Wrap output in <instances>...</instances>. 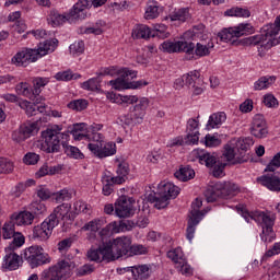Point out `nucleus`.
Listing matches in <instances>:
<instances>
[{"label":"nucleus","mask_w":280,"mask_h":280,"mask_svg":"<svg viewBox=\"0 0 280 280\" xmlns=\"http://www.w3.org/2000/svg\"><path fill=\"white\" fill-rule=\"evenodd\" d=\"M42 150L47 154H54L60 152V145H62L67 156L72 159H84V154L80 152L78 147L69 145V133L60 132V129H46L42 132Z\"/></svg>","instance_id":"f257e3e1"},{"label":"nucleus","mask_w":280,"mask_h":280,"mask_svg":"<svg viewBox=\"0 0 280 280\" xmlns=\"http://www.w3.org/2000/svg\"><path fill=\"white\" fill-rule=\"evenodd\" d=\"M56 47H58V39L40 43L37 49L23 48L12 57L11 65H14V67H27L31 62H36L38 58L56 51Z\"/></svg>","instance_id":"f03ea898"},{"label":"nucleus","mask_w":280,"mask_h":280,"mask_svg":"<svg viewBox=\"0 0 280 280\" xmlns=\"http://www.w3.org/2000/svg\"><path fill=\"white\" fill-rule=\"evenodd\" d=\"M205 32V26L202 24L196 25L191 31H187L184 33V38L187 40H199L194 44V60L197 58H205L207 56H211V49L215 47L213 44V39L211 37L202 34Z\"/></svg>","instance_id":"7ed1b4c3"},{"label":"nucleus","mask_w":280,"mask_h":280,"mask_svg":"<svg viewBox=\"0 0 280 280\" xmlns=\"http://www.w3.org/2000/svg\"><path fill=\"white\" fill-rule=\"evenodd\" d=\"M90 5L89 0H79L70 10L68 14H60L56 10H51L47 21L49 25H52V27H58L59 25H63V23H67V21H71V19H79L80 21H83V19H86V9Z\"/></svg>","instance_id":"20e7f679"},{"label":"nucleus","mask_w":280,"mask_h":280,"mask_svg":"<svg viewBox=\"0 0 280 280\" xmlns=\"http://www.w3.org/2000/svg\"><path fill=\"white\" fill-rule=\"evenodd\" d=\"M243 218L246 222H250V220H255V222H260L262 228V233L260 235L262 242H272L275 240V217H270L261 211H256L254 213H249L246 210L242 211Z\"/></svg>","instance_id":"39448f33"},{"label":"nucleus","mask_w":280,"mask_h":280,"mask_svg":"<svg viewBox=\"0 0 280 280\" xmlns=\"http://www.w3.org/2000/svg\"><path fill=\"white\" fill-rule=\"evenodd\" d=\"M192 159L206 167H212V176L214 178H222L224 176V167H226L225 162L218 161L215 153H209L206 150L197 149L191 152Z\"/></svg>","instance_id":"423d86ee"},{"label":"nucleus","mask_w":280,"mask_h":280,"mask_svg":"<svg viewBox=\"0 0 280 280\" xmlns=\"http://www.w3.org/2000/svg\"><path fill=\"white\" fill-rule=\"evenodd\" d=\"M21 259L26 261L32 269L51 264V256L45 253V248L40 245H32L25 248L21 255Z\"/></svg>","instance_id":"0eeeda50"},{"label":"nucleus","mask_w":280,"mask_h":280,"mask_svg":"<svg viewBox=\"0 0 280 280\" xmlns=\"http://www.w3.org/2000/svg\"><path fill=\"white\" fill-rule=\"evenodd\" d=\"M159 189H162L161 194L151 192L148 196V201L154 202L155 209H165L170 205V198H176L180 194V188L172 183L160 184Z\"/></svg>","instance_id":"6e6552de"},{"label":"nucleus","mask_w":280,"mask_h":280,"mask_svg":"<svg viewBox=\"0 0 280 280\" xmlns=\"http://www.w3.org/2000/svg\"><path fill=\"white\" fill-rule=\"evenodd\" d=\"M120 77L116 80L109 81L110 86L116 91H126L128 89H141V86H148V82L137 81L130 82L137 78V71L124 68L118 72Z\"/></svg>","instance_id":"1a4fd4ad"},{"label":"nucleus","mask_w":280,"mask_h":280,"mask_svg":"<svg viewBox=\"0 0 280 280\" xmlns=\"http://www.w3.org/2000/svg\"><path fill=\"white\" fill-rule=\"evenodd\" d=\"M130 244H132V240L128 236L117 237L105 243L107 248V255H105V258L109 259V261H115L125 255H129Z\"/></svg>","instance_id":"9d476101"},{"label":"nucleus","mask_w":280,"mask_h":280,"mask_svg":"<svg viewBox=\"0 0 280 280\" xmlns=\"http://www.w3.org/2000/svg\"><path fill=\"white\" fill-rule=\"evenodd\" d=\"M160 49L166 54H186V60H194V43L185 38L177 42L165 40L161 44Z\"/></svg>","instance_id":"9b49d317"},{"label":"nucleus","mask_w":280,"mask_h":280,"mask_svg":"<svg viewBox=\"0 0 280 280\" xmlns=\"http://www.w3.org/2000/svg\"><path fill=\"white\" fill-rule=\"evenodd\" d=\"M73 262L70 260H59L56 265L42 272V279L46 280H67L71 277Z\"/></svg>","instance_id":"f8f14e48"},{"label":"nucleus","mask_w":280,"mask_h":280,"mask_svg":"<svg viewBox=\"0 0 280 280\" xmlns=\"http://www.w3.org/2000/svg\"><path fill=\"white\" fill-rule=\"evenodd\" d=\"M202 207V200L196 199L191 203V210H190V215L188 220V225L186 229V237L189 242L194 240V235L196 233V226L200 224V220L205 217V213L200 211V208Z\"/></svg>","instance_id":"ddd939ff"},{"label":"nucleus","mask_w":280,"mask_h":280,"mask_svg":"<svg viewBox=\"0 0 280 280\" xmlns=\"http://www.w3.org/2000/svg\"><path fill=\"white\" fill-rule=\"evenodd\" d=\"M56 217L48 215L45 221L34 226L33 229V237L34 240H40L42 242L47 241L48 237H51V233H54V229H56Z\"/></svg>","instance_id":"4468645a"},{"label":"nucleus","mask_w":280,"mask_h":280,"mask_svg":"<svg viewBox=\"0 0 280 280\" xmlns=\"http://www.w3.org/2000/svg\"><path fill=\"white\" fill-rule=\"evenodd\" d=\"M115 213L118 218H130L135 214V200L126 196H121L115 203Z\"/></svg>","instance_id":"2eb2a0df"},{"label":"nucleus","mask_w":280,"mask_h":280,"mask_svg":"<svg viewBox=\"0 0 280 280\" xmlns=\"http://www.w3.org/2000/svg\"><path fill=\"white\" fill-rule=\"evenodd\" d=\"M38 122H26L21 125L19 130L13 131L12 139L16 141V143H21L25 141V139H30V137H34V135H38Z\"/></svg>","instance_id":"dca6fc26"},{"label":"nucleus","mask_w":280,"mask_h":280,"mask_svg":"<svg viewBox=\"0 0 280 280\" xmlns=\"http://www.w3.org/2000/svg\"><path fill=\"white\" fill-rule=\"evenodd\" d=\"M88 148L94 156L97 159H106V156H113L117 152V145L115 142H103L102 144H88Z\"/></svg>","instance_id":"f3484780"},{"label":"nucleus","mask_w":280,"mask_h":280,"mask_svg":"<svg viewBox=\"0 0 280 280\" xmlns=\"http://www.w3.org/2000/svg\"><path fill=\"white\" fill-rule=\"evenodd\" d=\"M249 130L250 135L256 137V139H266V137H268V125L261 114L254 116Z\"/></svg>","instance_id":"a211bd4d"},{"label":"nucleus","mask_w":280,"mask_h":280,"mask_svg":"<svg viewBox=\"0 0 280 280\" xmlns=\"http://www.w3.org/2000/svg\"><path fill=\"white\" fill-rule=\"evenodd\" d=\"M255 144L253 138H240L235 143V149L237 150L238 156L236 163H246L248 161V150Z\"/></svg>","instance_id":"6ab92c4d"},{"label":"nucleus","mask_w":280,"mask_h":280,"mask_svg":"<svg viewBox=\"0 0 280 280\" xmlns=\"http://www.w3.org/2000/svg\"><path fill=\"white\" fill-rule=\"evenodd\" d=\"M49 215H54L56 220V226L60 224V220L63 222H73L75 214L71 211V206L69 203H62L55 208L54 212Z\"/></svg>","instance_id":"aec40b11"},{"label":"nucleus","mask_w":280,"mask_h":280,"mask_svg":"<svg viewBox=\"0 0 280 280\" xmlns=\"http://www.w3.org/2000/svg\"><path fill=\"white\" fill-rule=\"evenodd\" d=\"M133 106L132 117L136 124H141L143 121V117H145V110H148V106H150V100L148 97L137 96V102Z\"/></svg>","instance_id":"412c9836"},{"label":"nucleus","mask_w":280,"mask_h":280,"mask_svg":"<svg viewBox=\"0 0 280 280\" xmlns=\"http://www.w3.org/2000/svg\"><path fill=\"white\" fill-rule=\"evenodd\" d=\"M257 183L270 191H280V177L277 173H268L257 178Z\"/></svg>","instance_id":"4be33fe9"},{"label":"nucleus","mask_w":280,"mask_h":280,"mask_svg":"<svg viewBox=\"0 0 280 280\" xmlns=\"http://www.w3.org/2000/svg\"><path fill=\"white\" fill-rule=\"evenodd\" d=\"M106 255H108L106 243H103L96 249L91 248L86 253L89 261H96V264H100L102 261H110V258H106Z\"/></svg>","instance_id":"5701e85b"},{"label":"nucleus","mask_w":280,"mask_h":280,"mask_svg":"<svg viewBox=\"0 0 280 280\" xmlns=\"http://www.w3.org/2000/svg\"><path fill=\"white\" fill-rule=\"evenodd\" d=\"M215 185L221 198H233L240 191V187L231 182H219Z\"/></svg>","instance_id":"b1692460"},{"label":"nucleus","mask_w":280,"mask_h":280,"mask_svg":"<svg viewBox=\"0 0 280 280\" xmlns=\"http://www.w3.org/2000/svg\"><path fill=\"white\" fill-rule=\"evenodd\" d=\"M19 266H21V256L16 253H9L4 256L2 270H19Z\"/></svg>","instance_id":"393cba45"},{"label":"nucleus","mask_w":280,"mask_h":280,"mask_svg":"<svg viewBox=\"0 0 280 280\" xmlns=\"http://www.w3.org/2000/svg\"><path fill=\"white\" fill-rule=\"evenodd\" d=\"M226 121V114L224 112L213 113L206 125L207 130H213L215 128H220L222 124Z\"/></svg>","instance_id":"a878e982"},{"label":"nucleus","mask_w":280,"mask_h":280,"mask_svg":"<svg viewBox=\"0 0 280 280\" xmlns=\"http://www.w3.org/2000/svg\"><path fill=\"white\" fill-rule=\"evenodd\" d=\"M12 220L18 226H30L34 222V214L30 211H22L18 214H12Z\"/></svg>","instance_id":"bb28decb"},{"label":"nucleus","mask_w":280,"mask_h":280,"mask_svg":"<svg viewBox=\"0 0 280 280\" xmlns=\"http://www.w3.org/2000/svg\"><path fill=\"white\" fill-rule=\"evenodd\" d=\"M135 280L150 279V267L148 265H137L130 267Z\"/></svg>","instance_id":"cd10ccee"},{"label":"nucleus","mask_w":280,"mask_h":280,"mask_svg":"<svg viewBox=\"0 0 280 280\" xmlns=\"http://www.w3.org/2000/svg\"><path fill=\"white\" fill-rule=\"evenodd\" d=\"M161 14L159 2L156 0H149L147 3V9L144 13V19L147 21H152V19H159Z\"/></svg>","instance_id":"c85d7f7f"},{"label":"nucleus","mask_w":280,"mask_h":280,"mask_svg":"<svg viewBox=\"0 0 280 280\" xmlns=\"http://www.w3.org/2000/svg\"><path fill=\"white\" fill-rule=\"evenodd\" d=\"M131 36L136 39L143 38L144 40H148V38L152 36V31L150 30V27H148V25L137 24L132 28Z\"/></svg>","instance_id":"c756f323"},{"label":"nucleus","mask_w":280,"mask_h":280,"mask_svg":"<svg viewBox=\"0 0 280 280\" xmlns=\"http://www.w3.org/2000/svg\"><path fill=\"white\" fill-rule=\"evenodd\" d=\"M277 77H260L257 81L254 82V91H266L275 84Z\"/></svg>","instance_id":"7c9ffc66"},{"label":"nucleus","mask_w":280,"mask_h":280,"mask_svg":"<svg viewBox=\"0 0 280 280\" xmlns=\"http://www.w3.org/2000/svg\"><path fill=\"white\" fill-rule=\"evenodd\" d=\"M175 178L177 180H182L183 183H187V180H191L196 176V172L194 168L189 166L180 167L178 171L174 174Z\"/></svg>","instance_id":"2f4dec72"},{"label":"nucleus","mask_w":280,"mask_h":280,"mask_svg":"<svg viewBox=\"0 0 280 280\" xmlns=\"http://www.w3.org/2000/svg\"><path fill=\"white\" fill-rule=\"evenodd\" d=\"M106 224V220L104 219H94L88 223L84 224L82 228V231H90V235H97V232L102 226Z\"/></svg>","instance_id":"473e14b6"},{"label":"nucleus","mask_w":280,"mask_h":280,"mask_svg":"<svg viewBox=\"0 0 280 280\" xmlns=\"http://www.w3.org/2000/svg\"><path fill=\"white\" fill-rule=\"evenodd\" d=\"M240 156V153H235V149L233 147H231V144H225L224 147V151L222 154V159H225V161H228V163L232 162V165H237V158Z\"/></svg>","instance_id":"72a5a7b5"},{"label":"nucleus","mask_w":280,"mask_h":280,"mask_svg":"<svg viewBox=\"0 0 280 280\" xmlns=\"http://www.w3.org/2000/svg\"><path fill=\"white\" fill-rule=\"evenodd\" d=\"M15 91L18 95H23V97H28V100H32V97H36V94H34V90L32 86H30V83L22 82L19 83L15 86Z\"/></svg>","instance_id":"f704fd0d"},{"label":"nucleus","mask_w":280,"mask_h":280,"mask_svg":"<svg viewBox=\"0 0 280 280\" xmlns=\"http://www.w3.org/2000/svg\"><path fill=\"white\" fill-rule=\"evenodd\" d=\"M110 235V229L108 225L103 228L101 231L96 232V234H89L88 240L89 242H102L104 244V240Z\"/></svg>","instance_id":"c9c22d12"},{"label":"nucleus","mask_w":280,"mask_h":280,"mask_svg":"<svg viewBox=\"0 0 280 280\" xmlns=\"http://www.w3.org/2000/svg\"><path fill=\"white\" fill-rule=\"evenodd\" d=\"M171 21H180L185 23L189 19V9H175L170 15Z\"/></svg>","instance_id":"e433bc0d"},{"label":"nucleus","mask_w":280,"mask_h":280,"mask_svg":"<svg viewBox=\"0 0 280 280\" xmlns=\"http://www.w3.org/2000/svg\"><path fill=\"white\" fill-rule=\"evenodd\" d=\"M56 80L62 81V82H69V80H80L82 78L81 74L73 73L71 70H67L63 72H58L55 75Z\"/></svg>","instance_id":"4c0bfd02"},{"label":"nucleus","mask_w":280,"mask_h":280,"mask_svg":"<svg viewBox=\"0 0 280 280\" xmlns=\"http://www.w3.org/2000/svg\"><path fill=\"white\" fill-rule=\"evenodd\" d=\"M14 172V162L8 158H0V174H12Z\"/></svg>","instance_id":"58836bf2"},{"label":"nucleus","mask_w":280,"mask_h":280,"mask_svg":"<svg viewBox=\"0 0 280 280\" xmlns=\"http://www.w3.org/2000/svg\"><path fill=\"white\" fill-rule=\"evenodd\" d=\"M84 129V124L74 125L70 131L66 132V135L70 132L75 141H82L88 135H84L82 130Z\"/></svg>","instance_id":"ea45409f"},{"label":"nucleus","mask_w":280,"mask_h":280,"mask_svg":"<svg viewBox=\"0 0 280 280\" xmlns=\"http://www.w3.org/2000/svg\"><path fill=\"white\" fill-rule=\"evenodd\" d=\"M101 82L102 79H100L98 77L89 79L88 81L82 83V89H84L85 91H100Z\"/></svg>","instance_id":"a19ab883"},{"label":"nucleus","mask_w":280,"mask_h":280,"mask_svg":"<svg viewBox=\"0 0 280 280\" xmlns=\"http://www.w3.org/2000/svg\"><path fill=\"white\" fill-rule=\"evenodd\" d=\"M102 27H104V24L100 21L92 27H81L79 32L80 34H94L95 36H100V34L104 32Z\"/></svg>","instance_id":"79ce46f5"},{"label":"nucleus","mask_w":280,"mask_h":280,"mask_svg":"<svg viewBox=\"0 0 280 280\" xmlns=\"http://www.w3.org/2000/svg\"><path fill=\"white\" fill-rule=\"evenodd\" d=\"M225 16H241L243 19H248V16H250V11L248 9L232 8L225 11Z\"/></svg>","instance_id":"37998d69"},{"label":"nucleus","mask_w":280,"mask_h":280,"mask_svg":"<svg viewBox=\"0 0 280 280\" xmlns=\"http://www.w3.org/2000/svg\"><path fill=\"white\" fill-rule=\"evenodd\" d=\"M47 84H49V79L43 77L35 78L33 80V95H40V89H43V86H47Z\"/></svg>","instance_id":"c03bdc74"},{"label":"nucleus","mask_w":280,"mask_h":280,"mask_svg":"<svg viewBox=\"0 0 280 280\" xmlns=\"http://www.w3.org/2000/svg\"><path fill=\"white\" fill-rule=\"evenodd\" d=\"M25 244V236H23L22 233L16 232L13 236H12V242L9 245L10 250H14V248H21L22 245Z\"/></svg>","instance_id":"a18cd8bd"},{"label":"nucleus","mask_w":280,"mask_h":280,"mask_svg":"<svg viewBox=\"0 0 280 280\" xmlns=\"http://www.w3.org/2000/svg\"><path fill=\"white\" fill-rule=\"evenodd\" d=\"M86 106H89V102L84 98L74 100L68 103V108H70L71 110H84Z\"/></svg>","instance_id":"49530a36"},{"label":"nucleus","mask_w":280,"mask_h":280,"mask_svg":"<svg viewBox=\"0 0 280 280\" xmlns=\"http://www.w3.org/2000/svg\"><path fill=\"white\" fill-rule=\"evenodd\" d=\"M14 222L5 223L2 228V237L3 240H12V236L16 233L14 230Z\"/></svg>","instance_id":"de8ad7c7"},{"label":"nucleus","mask_w":280,"mask_h":280,"mask_svg":"<svg viewBox=\"0 0 280 280\" xmlns=\"http://www.w3.org/2000/svg\"><path fill=\"white\" fill-rule=\"evenodd\" d=\"M279 167H280V151L276 155H273L271 161L266 166L265 172L273 173L276 170H279Z\"/></svg>","instance_id":"09e8293b"},{"label":"nucleus","mask_w":280,"mask_h":280,"mask_svg":"<svg viewBox=\"0 0 280 280\" xmlns=\"http://www.w3.org/2000/svg\"><path fill=\"white\" fill-rule=\"evenodd\" d=\"M20 106L21 108H26V115H28V117H34V115L38 113L36 103H30L27 101H23L20 104Z\"/></svg>","instance_id":"8fccbe9b"},{"label":"nucleus","mask_w":280,"mask_h":280,"mask_svg":"<svg viewBox=\"0 0 280 280\" xmlns=\"http://www.w3.org/2000/svg\"><path fill=\"white\" fill-rule=\"evenodd\" d=\"M88 139H91L92 142L89 143V145H102L104 143V138L102 137V133L92 130V133L88 135Z\"/></svg>","instance_id":"3c124183"},{"label":"nucleus","mask_w":280,"mask_h":280,"mask_svg":"<svg viewBox=\"0 0 280 280\" xmlns=\"http://www.w3.org/2000/svg\"><path fill=\"white\" fill-rule=\"evenodd\" d=\"M203 142H205L206 148H218V145H220L222 143V140H220L215 136H211L208 133V135H206Z\"/></svg>","instance_id":"603ef678"},{"label":"nucleus","mask_w":280,"mask_h":280,"mask_svg":"<svg viewBox=\"0 0 280 280\" xmlns=\"http://www.w3.org/2000/svg\"><path fill=\"white\" fill-rule=\"evenodd\" d=\"M137 102V95H120L117 100V104L120 106H130Z\"/></svg>","instance_id":"864d4df0"},{"label":"nucleus","mask_w":280,"mask_h":280,"mask_svg":"<svg viewBox=\"0 0 280 280\" xmlns=\"http://www.w3.org/2000/svg\"><path fill=\"white\" fill-rule=\"evenodd\" d=\"M218 198H221L220 190H218V186L214 185L212 189L206 191V199L208 202H215Z\"/></svg>","instance_id":"5fc2aeb1"},{"label":"nucleus","mask_w":280,"mask_h":280,"mask_svg":"<svg viewBox=\"0 0 280 280\" xmlns=\"http://www.w3.org/2000/svg\"><path fill=\"white\" fill-rule=\"evenodd\" d=\"M38 161H40V155L36 153H26L23 158V163H25V165H36Z\"/></svg>","instance_id":"6e6d98bb"},{"label":"nucleus","mask_w":280,"mask_h":280,"mask_svg":"<svg viewBox=\"0 0 280 280\" xmlns=\"http://www.w3.org/2000/svg\"><path fill=\"white\" fill-rule=\"evenodd\" d=\"M264 104L267 106V108H277L279 106V101H277V97L272 94H266L264 96Z\"/></svg>","instance_id":"4d7b16f0"},{"label":"nucleus","mask_w":280,"mask_h":280,"mask_svg":"<svg viewBox=\"0 0 280 280\" xmlns=\"http://www.w3.org/2000/svg\"><path fill=\"white\" fill-rule=\"evenodd\" d=\"M148 253V248L143 245H132L130 244V249H129V257L132 255H145Z\"/></svg>","instance_id":"13d9d810"},{"label":"nucleus","mask_w":280,"mask_h":280,"mask_svg":"<svg viewBox=\"0 0 280 280\" xmlns=\"http://www.w3.org/2000/svg\"><path fill=\"white\" fill-rule=\"evenodd\" d=\"M200 139V132L198 130L196 131H188L187 136H186V143H188L189 145H196V143H198Z\"/></svg>","instance_id":"bf43d9fd"},{"label":"nucleus","mask_w":280,"mask_h":280,"mask_svg":"<svg viewBox=\"0 0 280 280\" xmlns=\"http://www.w3.org/2000/svg\"><path fill=\"white\" fill-rule=\"evenodd\" d=\"M70 51L73 55L80 56V54H84V42H75L70 45Z\"/></svg>","instance_id":"052dcab7"},{"label":"nucleus","mask_w":280,"mask_h":280,"mask_svg":"<svg viewBox=\"0 0 280 280\" xmlns=\"http://www.w3.org/2000/svg\"><path fill=\"white\" fill-rule=\"evenodd\" d=\"M95 267L93 265H83L79 269H77V277H85V275H91L94 272Z\"/></svg>","instance_id":"680f3d73"},{"label":"nucleus","mask_w":280,"mask_h":280,"mask_svg":"<svg viewBox=\"0 0 280 280\" xmlns=\"http://www.w3.org/2000/svg\"><path fill=\"white\" fill-rule=\"evenodd\" d=\"M185 84H191V77L184 74L182 78L176 79L174 82L175 89L177 90L183 89Z\"/></svg>","instance_id":"e2e57ef3"},{"label":"nucleus","mask_w":280,"mask_h":280,"mask_svg":"<svg viewBox=\"0 0 280 280\" xmlns=\"http://www.w3.org/2000/svg\"><path fill=\"white\" fill-rule=\"evenodd\" d=\"M184 75H189L190 79V84H186L188 86V89H191L194 86V84H197L200 82V72L197 70H194L187 74Z\"/></svg>","instance_id":"0e129e2a"},{"label":"nucleus","mask_w":280,"mask_h":280,"mask_svg":"<svg viewBox=\"0 0 280 280\" xmlns=\"http://www.w3.org/2000/svg\"><path fill=\"white\" fill-rule=\"evenodd\" d=\"M55 200L57 202H63V200H71V194L67 189H62L55 195Z\"/></svg>","instance_id":"69168bd1"},{"label":"nucleus","mask_w":280,"mask_h":280,"mask_svg":"<svg viewBox=\"0 0 280 280\" xmlns=\"http://www.w3.org/2000/svg\"><path fill=\"white\" fill-rule=\"evenodd\" d=\"M155 32L159 38H167L170 36V33H167V26L164 24L156 25Z\"/></svg>","instance_id":"338daca9"},{"label":"nucleus","mask_w":280,"mask_h":280,"mask_svg":"<svg viewBox=\"0 0 280 280\" xmlns=\"http://www.w3.org/2000/svg\"><path fill=\"white\" fill-rule=\"evenodd\" d=\"M178 250L179 249H173V250L167 252L168 259H172V261H174V264H183V257H180V255H178Z\"/></svg>","instance_id":"774afa93"}]
</instances>
